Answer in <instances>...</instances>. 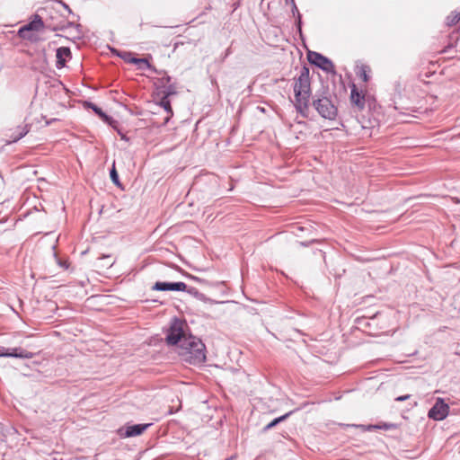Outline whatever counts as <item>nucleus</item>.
Wrapping results in <instances>:
<instances>
[{"label":"nucleus","instance_id":"nucleus-1","mask_svg":"<svg viewBox=\"0 0 460 460\" xmlns=\"http://www.w3.org/2000/svg\"><path fill=\"white\" fill-rule=\"evenodd\" d=\"M295 107L303 118H308L309 102L312 95L309 68L304 66L294 84Z\"/></svg>","mask_w":460,"mask_h":460},{"label":"nucleus","instance_id":"nucleus-2","mask_svg":"<svg viewBox=\"0 0 460 460\" xmlns=\"http://www.w3.org/2000/svg\"><path fill=\"white\" fill-rule=\"evenodd\" d=\"M179 355L182 360L191 365H199L206 360V347L199 338L189 334L183 340V344L179 346Z\"/></svg>","mask_w":460,"mask_h":460},{"label":"nucleus","instance_id":"nucleus-3","mask_svg":"<svg viewBox=\"0 0 460 460\" xmlns=\"http://www.w3.org/2000/svg\"><path fill=\"white\" fill-rule=\"evenodd\" d=\"M313 107L318 114L329 120H333L338 115V109L329 97L328 88L323 86L313 96Z\"/></svg>","mask_w":460,"mask_h":460},{"label":"nucleus","instance_id":"nucleus-4","mask_svg":"<svg viewBox=\"0 0 460 460\" xmlns=\"http://www.w3.org/2000/svg\"><path fill=\"white\" fill-rule=\"evenodd\" d=\"M186 323L178 318H173L171 322L170 327L166 333V342L169 345L181 346L183 340L187 339L189 335L186 334L184 327Z\"/></svg>","mask_w":460,"mask_h":460},{"label":"nucleus","instance_id":"nucleus-5","mask_svg":"<svg viewBox=\"0 0 460 460\" xmlns=\"http://www.w3.org/2000/svg\"><path fill=\"white\" fill-rule=\"evenodd\" d=\"M307 58L312 65L321 68L323 71L335 74L333 63L323 55L315 51H308Z\"/></svg>","mask_w":460,"mask_h":460},{"label":"nucleus","instance_id":"nucleus-6","mask_svg":"<svg viewBox=\"0 0 460 460\" xmlns=\"http://www.w3.org/2000/svg\"><path fill=\"white\" fill-rule=\"evenodd\" d=\"M449 412V406L442 398H438L434 405L429 409L428 417L434 420H443Z\"/></svg>","mask_w":460,"mask_h":460},{"label":"nucleus","instance_id":"nucleus-7","mask_svg":"<svg viewBox=\"0 0 460 460\" xmlns=\"http://www.w3.org/2000/svg\"><path fill=\"white\" fill-rule=\"evenodd\" d=\"M34 354L32 352L27 351L26 349L16 347L8 349L5 347L0 346V357L4 358H32Z\"/></svg>","mask_w":460,"mask_h":460},{"label":"nucleus","instance_id":"nucleus-8","mask_svg":"<svg viewBox=\"0 0 460 460\" xmlns=\"http://www.w3.org/2000/svg\"><path fill=\"white\" fill-rule=\"evenodd\" d=\"M187 285L184 282H162L157 281L152 287L155 291H185Z\"/></svg>","mask_w":460,"mask_h":460},{"label":"nucleus","instance_id":"nucleus-9","mask_svg":"<svg viewBox=\"0 0 460 460\" xmlns=\"http://www.w3.org/2000/svg\"><path fill=\"white\" fill-rule=\"evenodd\" d=\"M151 423L146 424H134L121 428L119 433L121 437L131 438L141 435L146 429L151 426Z\"/></svg>","mask_w":460,"mask_h":460},{"label":"nucleus","instance_id":"nucleus-10","mask_svg":"<svg viewBox=\"0 0 460 460\" xmlns=\"http://www.w3.org/2000/svg\"><path fill=\"white\" fill-rule=\"evenodd\" d=\"M44 27V22L39 14H34L33 19L26 25L21 27L18 31V34L22 38H25V32L30 31H40Z\"/></svg>","mask_w":460,"mask_h":460},{"label":"nucleus","instance_id":"nucleus-11","mask_svg":"<svg viewBox=\"0 0 460 460\" xmlns=\"http://www.w3.org/2000/svg\"><path fill=\"white\" fill-rule=\"evenodd\" d=\"M350 102L359 111L365 107V95L361 94L355 84H352L350 91Z\"/></svg>","mask_w":460,"mask_h":460},{"label":"nucleus","instance_id":"nucleus-12","mask_svg":"<svg viewBox=\"0 0 460 460\" xmlns=\"http://www.w3.org/2000/svg\"><path fill=\"white\" fill-rule=\"evenodd\" d=\"M57 68H62L66 66V58H71V50L68 47H60L56 50Z\"/></svg>","mask_w":460,"mask_h":460},{"label":"nucleus","instance_id":"nucleus-13","mask_svg":"<svg viewBox=\"0 0 460 460\" xmlns=\"http://www.w3.org/2000/svg\"><path fill=\"white\" fill-rule=\"evenodd\" d=\"M159 105L167 112V117L164 118V124H167L171 117L173 115L172 108L169 98L163 96L159 102Z\"/></svg>","mask_w":460,"mask_h":460},{"label":"nucleus","instance_id":"nucleus-14","mask_svg":"<svg viewBox=\"0 0 460 460\" xmlns=\"http://www.w3.org/2000/svg\"><path fill=\"white\" fill-rule=\"evenodd\" d=\"M294 411H290L285 413L284 415L275 418L274 420H272L269 424H267L263 428V431L266 432V431L271 429L272 428L276 427L279 423L286 420L290 415H292L294 413Z\"/></svg>","mask_w":460,"mask_h":460},{"label":"nucleus","instance_id":"nucleus-15","mask_svg":"<svg viewBox=\"0 0 460 460\" xmlns=\"http://www.w3.org/2000/svg\"><path fill=\"white\" fill-rule=\"evenodd\" d=\"M129 63L137 65L139 69L148 68V69H153L154 71H155V69L151 66V64L146 58H132L129 59Z\"/></svg>","mask_w":460,"mask_h":460},{"label":"nucleus","instance_id":"nucleus-16","mask_svg":"<svg viewBox=\"0 0 460 460\" xmlns=\"http://www.w3.org/2000/svg\"><path fill=\"white\" fill-rule=\"evenodd\" d=\"M460 21V10H455L450 13V14L446 19V23L447 26H454L458 23Z\"/></svg>","mask_w":460,"mask_h":460},{"label":"nucleus","instance_id":"nucleus-17","mask_svg":"<svg viewBox=\"0 0 460 460\" xmlns=\"http://www.w3.org/2000/svg\"><path fill=\"white\" fill-rule=\"evenodd\" d=\"M29 127L28 125L20 126L17 128V133H13L11 137L13 142H16L20 140L22 137H23L28 132H29Z\"/></svg>","mask_w":460,"mask_h":460},{"label":"nucleus","instance_id":"nucleus-18","mask_svg":"<svg viewBox=\"0 0 460 460\" xmlns=\"http://www.w3.org/2000/svg\"><path fill=\"white\" fill-rule=\"evenodd\" d=\"M29 127L28 125L20 126L17 128V133H13L11 137L13 142H16L20 140L22 137H23L28 132H29Z\"/></svg>","mask_w":460,"mask_h":460},{"label":"nucleus","instance_id":"nucleus-19","mask_svg":"<svg viewBox=\"0 0 460 460\" xmlns=\"http://www.w3.org/2000/svg\"><path fill=\"white\" fill-rule=\"evenodd\" d=\"M161 89L163 96H166L167 98L177 93L176 85L172 83L166 84V86L161 87Z\"/></svg>","mask_w":460,"mask_h":460},{"label":"nucleus","instance_id":"nucleus-20","mask_svg":"<svg viewBox=\"0 0 460 460\" xmlns=\"http://www.w3.org/2000/svg\"><path fill=\"white\" fill-rule=\"evenodd\" d=\"M86 105L88 108H91L93 112L98 115L100 118L107 120L109 119V116L100 108L98 107L96 104L93 103V102H86Z\"/></svg>","mask_w":460,"mask_h":460},{"label":"nucleus","instance_id":"nucleus-21","mask_svg":"<svg viewBox=\"0 0 460 460\" xmlns=\"http://www.w3.org/2000/svg\"><path fill=\"white\" fill-rule=\"evenodd\" d=\"M185 292H187L188 294L191 295L192 296L196 297L197 299L200 300V301H205L206 300V296L199 292L198 290V288H194V287H188L187 286V288L185 289Z\"/></svg>","mask_w":460,"mask_h":460},{"label":"nucleus","instance_id":"nucleus-22","mask_svg":"<svg viewBox=\"0 0 460 460\" xmlns=\"http://www.w3.org/2000/svg\"><path fill=\"white\" fill-rule=\"evenodd\" d=\"M370 72V67L367 65H362L358 71L357 72V75L364 81L367 82L369 80L368 73Z\"/></svg>","mask_w":460,"mask_h":460},{"label":"nucleus","instance_id":"nucleus-23","mask_svg":"<svg viewBox=\"0 0 460 460\" xmlns=\"http://www.w3.org/2000/svg\"><path fill=\"white\" fill-rule=\"evenodd\" d=\"M110 177H111V181L117 185V186H120V182H119V174L115 169V164H113V166L112 168L111 169L110 171Z\"/></svg>","mask_w":460,"mask_h":460},{"label":"nucleus","instance_id":"nucleus-24","mask_svg":"<svg viewBox=\"0 0 460 460\" xmlns=\"http://www.w3.org/2000/svg\"><path fill=\"white\" fill-rule=\"evenodd\" d=\"M171 81H172V77L169 76L168 75L164 74V76H162L161 78H159L157 80L158 87L161 88L163 86H166V84H170Z\"/></svg>","mask_w":460,"mask_h":460},{"label":"nucleus","instance_id":"nucleus-25","mask_svg":"<svg viewBox=\"0 0 460 460\" xmlns=\"http://www.w3.org/2000/svg\"><path fill=\"white\" fill-rule=\"evenodd\" d=\"M378 429H384V430H391L395 429L397 428V425L394 423H387L384 422L382 424H378Z\"/></svg>","mask_w":460,"mask_h":460},{"label":"nucleus","instance_id":"nucleus-26","mask_svg":"<svg viewBox=\"0 0 460 460\" xmlns=\"http://www.w3.org/2000/svg\"><path fill=\"white\" fill-rule=\"evenodd\" d=\"M112 51L116 52L117 56L120 57L121 58H123L125 61H127L128 63H129V59L133 58L132 54L130 52H123L120 54L114 49H112Z\"/></svg>","mask_w":460,"mask_h":460},{"label":"nucleus","instance_id":"nucleus-27","mask_svg":"<svg viewBox=\"0 0 460 460\" xmlns=\"http://www.w3.org/2000/svg\"><path fill=\"white\" fill-rule=\"evenodd\" d=\"M301 26H302V16L300 13H298V15H296V27H297L299 32H301Z\"/></svg>","mask_w":460,"mask_h":460},{"label":"nucleus","instance_id":"nucleus-28","mask_svg":"<svg viewBox=\"0 0 460 460\" xmlns=\"http://www.w3.org/2000/svg\"><path fill=\"white\" fill-rule=\"evenodd\" d=\"M378 424L376 425H367L366 427H364V429L367 430V431H373V430H376V429H378Z\"/></svg>","mask_w":460,"mask_h":460},{"label":"nucleus","instance_id":"nucleus-29","mask_svg":"<svg viewBox=\"0 0 460 460\" xmlns=\"http://www.w3.org/2000/svg\"><path fill=\"white\" fill-rule=\"evenodd\" d=\"M410 397H411L410 394L401 395V396L396 397L395 401L403 402V401H406L407 399H409Z\"/></svg>","mask_w":460,"mask_h":460},{"label":"nucleus","instance_id":"nucleus-30","mask_svg":"<svg viewBox=\"0 0 460 460\" xmlns=\"http://www.w3.org/2000/svg\"><path fill=\"white\" fill-rule=\"evenodd\" d=\"M58 4H62V5L64 6V8H65L66 10H67V12H68L69 13H72V11H71V9L69 8V6H68L66 4H65L62 0H58Z\"/></svg>","mask_w":460,"mask_h":460},{"label":"nucleus","instance_id":"nucleus-31","mask_svg":"<svg viewBox=\"0 0 460 460\" xmlns=\"http://www.w3.org/2000/svg\"><path fill=\"white\" fill-rule=\"evenodd\" d=\"M292 13H293L294 15H296H296H298V13H300L298 12V9H297L296 4L292 5Z\"/></svg>","mask_w":460,"mask_h":460},{"label":"nucleus","instance_id":"nucleus-32","mask_svg":"<svg viewBox=\"0 0 460 460\" xmlns=\"http://www.w3.org/2000/svg\"><path fill=\"white\" fill-rule=\"evenodd\" d=\"M58 263L64 269H66L68 267V265H67V263L66 261H58Z\"/></svg>","mask_w":460,"mask_h":460},{"label":"nucleus","instance_id":"nucleus-33","mask_svg":"<svg viewBox=\"0 0 460 460\" xmlns=\"http://www.w3.org/2000/svg\"><path fill=\"white\" fill-rule=\"evenodd\" d=\"M48 27H49L52 31H57L59 29V27H58V26L50 27V25H48Z\"/></svg>","mask_w":460,"mask_h":460},{"label":"nucleus","instance_id":"nucleus-34","mask_svg":"<svg viewBox=\"0 0 460 460\" xmlns=\"http://www.w3.org/2000/svg\"><path fill=\"white\" fill-rule=\"evenodd\" d=\"M288 0H287V3H288ZM289 2L291 3V4H292V5L296 4V3H295V0H289Z\"/></svg>","mask_w":460,"mask_h":460}]
</instances>
